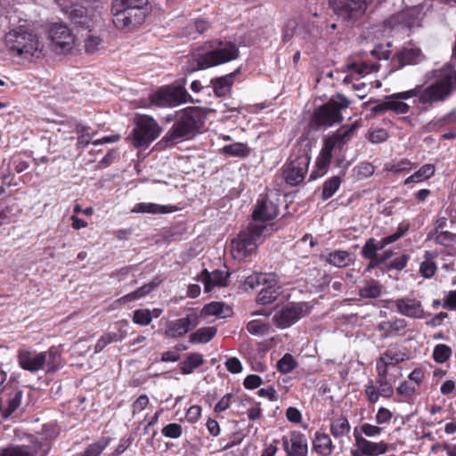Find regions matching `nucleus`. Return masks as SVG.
I'll return each instance as SVG.
<instances>
[{"label": "nucleus", "mask_w": 456, "mask_h": 456, "mask_svg": "<svg viewBox=\"0 0 456 456\" xmlns=\"http://www.w3.org/2000/svg\"><path fill=\"white\" fill-rule=\"evenodd\" d=\"M455 89L456 70L453 67L446 65L435 70L434 80L426 88L421 89L420 86H416L411 90L388 95V108L396 114H406L410 106L403 102V100L418 96L421 104L432 105L445 101Z\"/></svg>", "instance_id": "nucleus-1"}, {"label": "nucleus", "mask_w": 456, "mask_h": 456, "mask_svg": "<svg viewBox=\"0 0 456 456\" xmlns=\"http://www.w3.org/2000/svg\"><path fill=\"white\" fill-rule=\"evenodd\" d=\"M204 125V114L197 107H189L178 111L175 120L164 136L168 144L192 138L198 134Z\"/></svg>", "instance_id": "nucleus-2"}, {"label": "nucleus", "mask_w": 456, "mask_h": 456, "mask_svg": "<svg viewBox=\"0 0 456 456\" xmlns=\"http://www.w3.org/2000/svg\"><path fill=\"white\" fill-rule=\"evenodd\" d=\"M148 0H114L113 23L118 29H133L143 23L148 14Z\"/></svg>", "instance_id": "nucleus-3"}, {"label": "nucleus", "mask_w": 456, "mask_h": 456, "mask_svg": "<svg viewBox=\"0 0 456 456\" xmlns=\"http://www.w3.org/2000/svg\"><path fill=\"white\" fill-rule=\"evenodd\" d=\"M17 362L22 370L30 373L40 370L54 373L62 366L61 354L56 347H51L44 352L20 349L17 353Z\"/></svg>", "instance_id": "nucleus-4"}, {"label": "nucleus", "mask_w": 456, "mask_h": 456, "mask_svg": "<svg viewBox=\"0 0 456 456\" xmlns=\"http://www.w3.org/2000/svg\"><path fill=\"white\" fill-rule=\"evenodd\" d=\"M5 41L8 48L18 55L34 56L43 48L37 36L23 27L11 30Z\"/></svg>", "instance_id": "nucleus-5"}, {"label": "nucleus", "mask_w": 456, "mask_h": 456, "mask_svg": "<svg viewBox=\"0 0 456 456\" xmlns=\"http://www.w3.org/2000/svg\"><path fill=\"white\" fill-rule=\"evenodd\" d=\"M134 125L129 140L136 148H147L161 133L157 121L148 115L137 114L134 118Z\"/></svg>", "instance_id": "nucleus-6"}, {"label": "nucleus", "mask_w": 456, "mask_h": 456, "mask_svg": "<svg viewBox=\"0 0 456 456\" xmlns=\"http://www.w3.org/2000/svg\"><path fill=\"white\" fill-rule=\"evenodd\" d=\"M265 230V226L249 224L232 240L231 252L234 259L242 260L251 255L257 248V242Z\"/></svg>", "instance_id": "nucleus-7"}, {"label": "nucleus", "mask_w": 456, "mask_h": 456, "mask_svg": "<svg viewBox=\"0 0 456 456\" xmlns=\"http://www.w3.org/2000/svg\"><path fill=\"white\" fill-rule=\"evenodd\" d=\"M350 104L343 94H338L327 103L315 110L313 117V124L317 127H329L343 120L341 110Z\"/></svg>", "instance_id": "nucleus-8"}, {"label": "nucleus", "mask_w": 456, "mask_h": 456, "mask_svg": "<svg viewBox=\"0 0 456 456\" xmlns=\"http://www.w3.org/2000/svg\"><path fill=\"white\" fill-rule=\"evenodd\" d=\"M149 100L152 105L159 108H174L183 103L192 102L191 96L182 86H165L151 94Z\"/></svg>", "instance_id": "nucleus-9"}, {"label": "nucleus", "mask_w": 456, "mask_h": 456, "mask_svg": "<svg viewBox=\"0 0 456 456\" xmlns=\"http://www.w3.org/2000/svg\"><path fill=\"white\" fill-rule=\"evenodd\" d=\"M238 57L237 45L232 42L225 41L219 42L213 50L198 56L194 61L199 69H208L233 61Z\"/></svg>", "instance_id": "nucleus-10"}, {"label": "nucleus", "mask_w": 456, "mask_h": 456, "mask_svg": "<svg viewBox=\"0 0 456 456\" xmlns=\"http://www.w3.org/2000/svg\"><path fill=\"white\" fill-rule=\"evenodd\" d=\"M246 285L251 289H255L260 285L264 286L256 297L257 303L262 305L273 303L277 299L280 294L276 277L273 273H254L246 279Z\"/></svg>", "instance_id": "nucleus-11"}, {"label": "nucleus", "mask_w": 456, "mask_h": 456, "mask_svg": "<svg viewBox=\"0 0 456 456\" xmlns=\"http://www.w3.org/2000/svg\"><path fill=\"white\" fill-rule=\"evenodd\" d=\"M373 0H330L334 13L344 21L354 23L366 12Z\"/></svg>", "instance_id": "nucleus-12"}, {"label": "nucleus", "mask_w": 456, "mask_h": 456, "mask_svg": "<svg viewBox=\"0 0 456 456\" xmlns=\"http://www.w3.org/2000/svg\"><path fill=\"white\" fill-rule=\"evenodd\" d=\"M420 9L417 6L409 7L391 15L385 20L384 26L390 32L408 33L414 26H419Z\"/></svg>", "instance_id": "nucleus-13"}, {"label": "nucleus", "mask_w": 456, "mask_h": 456, "mask_svg": "<svg viewBox=\"0 0 456 456\" xmlns=\"http://www.w3.org/2000/svg\"><path fill=\"white\" fill-rule=\"evenodd\" d=\"M310 159L306 152H303L295 158L290 157L282 173L283 178L289 185L296 186L304 181Z\"/></svg>", "instance_id": "nucleus-14"}, {"label": "nucleus", "mask_w": 456, "mask_h": 456, "mask_svg": "<svg viewBox=\"0 0 456 456\" xmlns=\"http://www.w3.org/2000/svg\"><path fill=\"white\" fill-rule=\"evenodd\" d=\"M308 313L309 306L306 303L290 304L276 312L273 317V322L279 329H287Z\"/></svg>", "instance_id": "nucleus-15"}, {"label": "nucleus", "mask_w": 456, "mask_h": 456, "mask_svg": "<svg viewBox=\"0 0 456 456\" xmlns=\"http://www.w3.org/2000/svg\"><path fill=\"white\" fill-rule=\"evenodd\" d=\"M49 38L53 48L60 53L69 52L75 44V37L70 29L63 24L54 23L49 30Z\"/></svg>", "instance_id": "nucleus-16"}, {"label": "nucleus", "mask_w": 456, "mask_h": 456, "mask_svg": "<svg viewBox=\"0 0 456 456\" xmlns=\"http://www.w3.org/2000/svg\"><path fill=\"white\" fill-rule=\"evenodd\" d=\"M282 449L287 456H307L308 443L304 433L293 430L281 437Z\"/></svg>", "instance_id": "nucleus-17"}, {"label": "nucleus", "mask_w": 456, "mask_h": 456, "mask_svg": "<svg viewBox=\"0 0 456 456\" xmlns=\"http://www.w3.org/2000/svg\"><path fill=\"white\" fill-rule=\"evenodd\" d=\"M200 322V315L197 312H191L183 318L168 322L165 335L173 338L183 337L190 330L197 327Z\"/></svg>", "instance_id": "nucleus-18"}, {"label": "nucleus", "mask_w": 456, "mask_h": 456, "mask_svg": "<svg viewBox=\"0 0 456 456\" xmlns=\"http://www.w3.org/2000/svg\"><path fill=\"white\" fill-rule=\"evenodd\" d=\"M355 438L354 450L351 451L352 456H379L386 453L389 450V445L384 442L369 441L361 435L357 434L356 429L354 432Z\"/></svg>", "instance_id": "nucleus-19"}, {"label": "nucleus", "mask_w": 456, "mask_h": 456, "mask_svg": "<svg viewBox=\"0 0 456 456\" xmlns=\"http://www.w3.org/2000/svg\"><path fill=\"white\" fill-rule=\"evenodd\" d=\"M379 65L378 63L368 64L367 62H352L346 65L345 71L347 73L343 79L345 85H353L356 91L361 90L365 86L364 83L354 84V82L363 77L365 75L378 71Z\"/></svg>", "instance_id": "nucleus-20"}, {"label": "nucleus", "mask_w": 456, "mask_h": 456, "mask_svg": "<svg viewBox=\"0 0 456 456\" xmlns=\"http://www.w3.org/2000/svg\"><path fill=\"white\" fill-rule=\"evenodd\" d=\"M58 3L63 13L67 14L75 25L87 29L88 32L92 31L96 21L94 13H88V11L80 5L68 6L62 4L61 0H58Z\"/></svg>", "instance_id": "nucleus-21"}, {"label": "nucleus", "mask_w": 456, "mask_h": 456, "mask_svg": "<svg viewBox=\"0 0 456 456\" xmlns=\"http://www.w3.org/2000/svg\"><path fill=\"white\" fill-rule=\"evenodd\" d=\"M279 213L278 206L265 196H260L252 213V222L259 226H265L264 223L273 220Z\"/></svg>", "instance_id": "nucleus-22"}, {"label": "nucleus", "mask_w": 456, "mask_h": 456, "mask_svg": "<svg viewBox=\"0 0 456 456\" xmlns=\"http://www.w3.org/2000/svg\"><path fill=\"white\" fill-rule=\"evenodd\" d=\"M299 37L305 41H309L314 37V31L311 27V23L300 24V21L296 19H292L287 21L282 31V41L288 42L294 36Z\"/></svg>", "instance_id": "nucleus-23"}, {"label": "nucleus", "mask_w": 456, "mask_h": 456, "mask_svg": "<svg viewBox=\"0 0 456 456\" xmlns=\"http://www.w3.org/2000/svg\"><path fill=\"white\" fill-rule=\"evenodd\" d=\"M396 311L408 318L421 319L424 317V309L419 300L412 297H401L392 302Z\"/></svg>", "instance_id": "nucleus-24"}, {"label": "nucleus", "mask_w": 456, "mask_h": 456, "mask_svg": "<svg viewBox=\"0 0 456 456\" xmlns=\"http://www.w3.org/2000/svg\"><path fill=\"white\" fill-rule=\"evenodd\" d=\"M424 55L418 48H404L398 52L392 59L393 68L400 69L406 65H414L423 61Z\"/></svg>", "instance_id": "nucleus-25"}, {"label": "nucleus", "mask_w": 456, "mask_h": 456, "mask_svg": "<svg viewBox=\"0 0 456 456\" xmlns=\"http://www.w3.org/2000/svg\"><path fill=\"white\" fill-rule=\"evenodd\" d=\"M358 127L356 124L351 125L347 128H340L331 136L327 138L324 144L330 150H341L354 135L355 130Z\"/></svg>", "instance_id": "nucleus-26"}, {"label": "nucleus", "mask_w": 456, "mask_h": 456, "mask_svg": "<svg viewBox=\"0 0 456 456\" xmlns=\"http://www.w3.org/2000/svg\"><path fill=\"white\" fill-rule=\"evenodd\" d=\"M406 327L407 322L404 319L395 317L391 320L381 322L377 329L384 338H394L402 336Z\"/></svg>", "instance_id": "nucleus-27"}, {"label": "nucleus", "mask_w": 456, "mask_h": 456, "mask_svg": "<svg viewBox=\"0 0 456 456\" xmlns=\"http://www.w3.org/2000/svg\"><path fill=\"white\" fill-rule=\"evenodd\" d=\"M41 444L13 445L3 449L0 456H45L47 449L40 451Z\"/></svg>", "instance_id": "nucleus-28"}, {"label": "nucleus", "mask_w": 456, "mask_h": 456, "mask_svg": "<svg viewBox=\"0 0 456 456\" xmlns=\"http://www.w3.org/2000/svg\"><path fill=\"white\" fill-rule=\"evenodd\" d=\"M404 360L405 354L403 353L395 350H387L377 361V373H380L381 375L387 373L389 366H395Z\"/></svg>", "instance_id": "nucleus-29"}, {"label": "nucleus", "mask_w": 456, "mask_h": 456, "mask_svg": "<svg viewBox=\"0 0 456 456\" xmlns=\"http://www.w3.org/2000/svg\"><path fill=\"white\" fill-rule=\"evenodd\" d=\"M229 274L220 270H215L208 273L204 270L200 274V281L204 283L205 290L209 292L216 286H225Z\"/></svg>", "instance_id": "nucleus-30"}, {"label": "nucleus", "mask_w": 456, "mask_h": 456, "mask_svg": "<svg viewBox=\"0 0 456 456\" xmlns=\"http://www.w3.org/2000/svg\"><path fill=\"white\" fill-rule=\"evenodd\" d=\"M313 450L321 456H330L334 449L330 436L322 431H316L313 438Z\"/></svg>", "instance_id": "nucleus-31"}, {"label": "nucleus", "mask_w": 456, "mask_h": 456, "mask_svg": "<svg viewBox=\"0 0 456 456\" xmlns=\"http://www.w3.org/2000/svg\"><path fill=\"white\" fill-rule=\"evenodd\" d=\"M237 72L238 70L228 75L211 79L210 82L213 86L214 93L216 96L222 97L230 93Z\"/></svg>", "instance_id": "nucleus-32"}, {"label": "nucleus", "mask_w": 456, "mask_h": 456, "mask_svg": "<svg viewBox=\"0 0 456 456\" xmlns=\"http://www.w3.org/2000/svg\"><path fill=\"white\" fill-rule=\"evenodd\" d=\"M332 159V151H330L325 144L322 149L320 155L318 156L315 166L317 170L313 171L310 179L315 180L317 177L323 175L326 173V169L330 165Z\"/></svg>", "instance_id": "nucleus-33"}, {"label": "nucleus", "mask_w": 456, "mask_h": 456, "mask_svg": "<svg viewBox=\"0 0 456 456\" xmlns=\"http://www.w3.org/2000/svg\"><path fill=\"white\" fill-rule=\"evenodd\" d=\"M231 308L225 304L221 302H211L202 308L200 315L226 318L231 314Z\"/></svg>", "instance_id": "nucleus-34"}, {"label": "nucleus", "mask_w": 456, "mask_h": 456, "mask_svg": "<svg viewBox=\"0 0 456 456\" xmlns=\"http://www.w3.org/2000/svg\"><path fill=\"white\" fill-rule=\"evenodd\" d=\"M23 392L14 389L8 393L6 406L3 410V417L8 419L21 404Z\"/></svg>", "instance_id": "nucleus-35"}, {"label": "nucleus", "mask_w": 456, "mask_h": 456, "mask_svg": "<svg viewBox=\"0 0 456 456\" xmlns=\"http://www.w3.org/2000/svg\"><path fill=\"white\" fill-rule=\"evenodd\" d=\"M204 363L203 355L199 353L190 354L186 356L185 360L180 362L179 368L181 373L184 375L191 374L195 369L199 368Z\"/></svg>", "instance_id": "nucleus-36"}, {"label": "nucleus", "mask_w": 456, "mask_h": 456, "mask_svg": "<svg viewBox=\"0 0 456 456\" xmlns=\"http://www.w3.org/2000/svg\"><path fill=\"white\" fill-rule=\"evenodd\" d=\"M351 427L348 419L344 416H339L338 418L334 419L330 422V430L331 435L335 438H342L348 435L350 432Z\"/></svg>", "instance_id": "nucleus-37"}, {"label": "nucleus", "mask_w": 456, "mask_h": 456, "mask_svg": "<svg viewBox=\"0 0 456 456\" xmlns=\"http://www.w3.org/2000/svg\"><path fill=\"white\" fill-rule=\"evenodd\" d=\"M327 262L336 267H346L353 262L352 255L346 250H335L330 252L327 258Z\"/></svg>", "instance_id": "nucleus-38"}, {"label": "nucleus", "mask_w": 456, "mask_h": 456, "mask_svg": "<svg viewBox=\"0 0 456 456\" xmlns=\"http://www.w3.org/2000/svg\"><path fill=\"white\" fill-rule=\"evenodd\" d=\"M217 329L214 326L202 327L190 335V342L193 344H206L216 336Z\"/></svg>", "instance_id": "nucleus-39"}, {"label": "nucleus", "mask_w": 456, "mask_h": 456, "mask_svg": "<svg viewBox=\"0 0 456 456\" xmlns=\"http://www.w3.org/2000/svg\"><path fill=\"white\" fill-rule=\"evenodd\" d=\"M110 441V437L102 436L97 441L89 444L83 452L74 456H101L102 452L109 446Z\"/></svg>", "instance_id": "nucleus-40"}, {"label": "nucleus", "mask_w": 456, "mask_h": 456, "mask_svg": "<svg viewBox=\"0 0 456 456\" xmlns=\"http://www.w3.org/2000/svg\"><path fill=\"white\" fill-rule=\"evenodd\" d=\"M157 286L158 283L153 281L144 284L138 289L121 297L118 299V302L119 304H126L131 301L138 300L151 292Z\"/></svg>", "instance_id": "nucleus-41"}, {"label": "nucleus", "mask_w": 456, "mask_h": 456, "mask_svg": "<svg viewBox=\"0 0 456 456\" xmlns=\"http://www.w3.org/2000/svg\"><path fill=\"white\" fill-rule=\"evenodd\" d=\"M222 153L234 158H247L250 154V148L248 144L243 142H234L232 144L224 145Z\"/></svg>", "instance_id": "nucleus-42"}, {"label": "nucleus", "mask_w": 456, "mask_h": 456, "mask_svg": "<svg viewBox=\"0 0 456 456\" xmlns=\"http://www.w3.org/2000/svg\"><path fill=\"white\" fill-rule=\"evenodd\" d=\"M126 332L122 330H118V333L115 332H108L103 334L97 341L94 346V353H100L108 345L112 342L120 341L125 338Z\"/></svg>", "instance_id": "nucleus-43"}, {"label": "nucleus", "mask_w": 456, "mask_h": 456, "mask_svg": "<svg viewBox=\"0 0 456 456\" xmlns=\"http://www.w3.org/2000/svg\"><path fill=\"white\" fill-rule=\"evenodd\" d=\"M436 256V254H434L430 251L425 252L424 260L419 266V273L424 278H431L436 273L437 268L435 263Z\"/></svg>", "instance_id": "nucleus-44"}, {"label": "nucleus", "mask_w": 456, "mask_h": 456, "mask_svg": "<svg viewBox=\"0 0 456 456\" xmlns=\"http://www.w3.org/2000/svg\"><path fill=\"white\" fill-rule=\"evenodd\" d=\"M435 174V167L432 164H425L422 167H419V170H417L413 175L407 177L404 181L405 184H408L410 183H420L423 182L431 176H433Z\"/></svg>", "instance_id": "nucleus-45"}, {"label": "nucleus", "mask_w": 456, "mask_h": 456, "mask_svg": "<svg viewBox=\"0 0 456 456\" xmlns=\"http://www.w3.org/2000/svg\"><path fill=\"white\" fill-rule=\"evenodd\" d=\"M341 184V178L338 175L332 176L326 180L322 185V198L327 200L331 198L338 190Z\"/></svg>", "instance_id": "nucleus-46"}, {"label": "nucleus", "mask_w": 456, "mask_h": 456, "mask_svg": "<svg viewBox=\"0 0 456 456\" xmlns=\"http://www.w3.org/2000/svg\"><path fill=\"white\" fill-rule=\"evenodd\" d=\"M381 294L380 284L374 280L369 281L360 289V295L365 298H377Z\"/></svg>", "instance_id": "nucleus-47"}, {"label": "nucleus", "mask_w": 456, "mask_h": 456, "mask_svg": "<svg viewBox=\"0 0 456 456\" xmlns=\"http://www.w3.org/2000/svg\"><path fill=\"white\" fill-rule=\"evenodd\" d=\"M376 387L379 390L381 396L390 398L394 394V388L387 380V373L381 375L378 373V379H376Z\"/></svg>", "instance_id": "nucleus-48"}, {"label": "nucleus", "mask_w": 456, "mask_h": 456, "mask_svg": "<svg viewBox=\"0 0 456 456\" xmlns=\"http://www.w3.org/2000/svg\"><path fill=\"white\" fill-rule=\"evenodd\" d=\"M247 330L254 336H264L270 330V325L261 320H252L247 324Z\"/></svg>", "instance_id": "nucleus-49"}, {"label": "nucleus", "mask_w": 456, "mask_h": 456, "mask_svg": "<svg viewBox=\"0 0 456 456\" xmlns=\"http://www.w3.org/2000/svg\"><path fill=\"white\" fill-rule=\"evenodd\" d=\"M452 351L450 346L438 344L434 347L433 359L437 363H444L452 356Z\"/></svg>", "instance_id": "nucleus-50"}, {"label": "nucleus", "mask_w": 456, "mask_h": 456, "mask_svg": "<svg viewBox=\"0 0 456 456\" xmlns=\"http://www.w3.org/2000/svg\"><path fill=\"white\" fill-rule=\"evenodd\" d=\"M296 367L297 362L290 354H285L277 362L278 370L283 374L291 372Z\"/></svg>", "instance_id": "nucleus-51"}, {"label": "nucleus", "mask_w": 456, "mask_h": 456, "mask_svg": "<svg viewBox=\"0 0 456 456\" xmlns=\"http://www.w3.org/2000/svg\"><path fill=\"white\" fill-rule=\"evenodd\" d=\"M133 322L135 324L147 326L151 322V312L150 309H137L133 313Z\"/></svg>", "instance_id": "nucleus-52"}, {"label": "nucleus", "mask_w": 456, "mask_h": 456, "mask_svg": "<svg viewBox=\"0 0 456 456\" xmlns=\"http://www.w3.org/2000/svg\"><path fill=\"white\" fill-rule=\"evenodd\" d=\"M361 254L365 259L375 258L379 256V253L378 251V248L376 247V240L374 238H370L366 240L362 248Z\"/></svg>", "instance_id": "nucleus-53"}, {"label": "nucleus", "mask_w": 456, "mask_h": 456, "mask_svg": "<svg viewBox=\"0 0 456 456\" xmlns=\"http://www.w3.org/2000/svg\"><path fill=\"white\" fill-rule=\"evenodd\" d=\"M161 433L167 438L177 439L183 434V428L180 424L171 423L165 426L162 428Z\"/></svg>", "instance_id": "nucleus-54"}, {"label": "nucleus", "mask_w": 456, "mask_h": 456, "mask_svg": "<svg viewBox=\"0 0 456 456\" xmlns=\"http://www.w3.org/2000/svg\"><path fill=\"white\" fill-rule=\"evenodd\" d=\"M102 38L97 36H94V35L86 36V37L85 39L86 52L87 53H96L99 50L100 45H102Z\"/></svg>", "instance_id": "nucleus-55"}, {"label": "nucleus", "mask_w": 456, "mask_h": 456, "mask_svg": "<svg viewBox=\"0 0 456 456\" xmlns=\"http://www.w3.org/2000/svg\"><path fill=\"white\" fill-rule=\"evenodd\" d=\"M364 392L370 403H376L381 396L371 379L364 386Z\"/></svg>", "instance_id": "nucleus-56"}, {"label": "nucleus", "mask_w": 456, "mask_h": 456, "mask_svg": "<svg viewBox=\"0 0 456 456\" xmlns=\"http://www.w3.org/2000/svg\"><path fill=\"white\" fill-rule=\"evenodd\" d=\"M77 133L79 134L77 142L79 145H81L83 148L86 147L92 139V135L89 132V127L78 125L77 126Z\"/></svg>", "instance_id": "nucleus-57"}, {"label": "nucleus", "mask_w": 456, "mask_h": 456, "mask_svg": "<svg viewBox=\"0 0 456 456\" xmlns=\"http://www.w3.org/2000/svg\"><path fill=\"white\" fill-rule=\"evenodd\" d=\"M393 417L392 412L385 408L380 407L375 416L376 422L379 425L388 424Z\"/></svg>", "instance_id": "nucleus-58"}, {"label": "nucleus", "mask_w": 456, "mask_h": 456, "mask_svg": "<svg viewBox=\"0 0 456 456\" xmlns=\"http://www.w3.org/2000/svg\"><path fill=\"white\" fill-rule=\"evenodd\" d=\"M311 27L314 31V37L317 35H322L323 31H325L327 34L331 33V31L335 30L337 28L336 23H331L330 25H328L325 21H322L320 25H314V23H311Z\"/></svg>", "instance_id": "nucleus-59"}, {"label": "nucleus", "mask_w": 456, "mask_h": 456, "mask_svg": "<svg viewBox=\"0 0 456 456\" xmlns=\"http://www.w3.org/2000/svg\"><path fill=\"white\" fill-rule=\"evenodd\" d=\"M398 395L406 398L411 397L416 393V387L410 385L408 382H402L396 388Z\"/></svg>", "instance_id": "nucleus-60"}, {"label": "nucleus", "mask_w": 456, "mask_h": 456, "mask_svg": "<svg viewBox=\"0 0 456 456\" xmlns=\"http://www.w3.org/2000/svg\"><path fill=\"white\" fill-rule=\"evenodd\" d=\"M361 431L366 436L375 437V436H379L381 434L382 428L378 427V426L370 424V423H363L361 426Z\"/></svg>", "instance_id": "nucleus-61"}, {"label": "nucleus", "mask_w": 456, "mask_h": 456, "mask_svg": "<svg viewBox=\"0 0 456 456\" xmlns=\"http://www.w3.org/2000/svg\"><path fill=\"white\" fill-rule=\"evenodd\" d=\"M149 403V398L146 395H140L132 404L133 414L141 412Z\"/></svg>", "instance_id": "nucleus-62"}, {"label": "nucleus", "mask_w": 456, "mask_h": 456, "mask_svg": "<svg viewBox=\"0 0 456 456\" xmlns=\"http://www.w3.org/2000/svg\"><path fill=\"white\" fill-rule=\"evenodd\" d=\"M225 367L230 372L233 374L240 373L242 370V364L240 361L236 357H231L227 359L225 362Z\"/></svg>", "instance_id": "nucleus-63"}, {"label": "nucleus", "mask_w": 456, "mask_h": 456, "mask_svg": "<svg viewBox=\"0 0 456 456\" xmlns=\"http://www.w3.org/2000/svg\"><path fill=\"white\" fill-rule=\"evenodd\" d=\"M262 379L258 375L251 374L245 378L243 385L247 389H255L260 387Z\"/></svg>", "instance_id": "nucleus-64"}]
</instances>
